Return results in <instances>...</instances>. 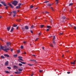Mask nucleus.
Returning <instances> with one entry per match:
<instances>
[{
  "mask_svg": "<svg viewBox=\"0 0 76 76\" xmlns=\"http://www.w3.org/2000/svg\"><path fill=\"white\" fill-rule=\"evenodd\" d=\"M31 76H33V74H32V75H31Z\"/></svg>",
  "mask_w": 76,
  "mask_h": 76,
  "instance_id": "774afa93",
  "label": "nucleus"
},
{
  "mask_svg": "<svg viewBox=\"0 0 76 76\" xmlns=\"http://www.w3.org/2000/svg\"><path fill=\"white\" fill-rule=\"evenodd\" d=\"M33 7H34L33 6H32V5H31L30 6V9H32V8H33Z\"/></svg>",
  "mask_w": 76,
  "mask_h": 76,
  "instance_id": "c85d7f7f",
  "label": "nucleus"
},
{
  "mask_svg": "<svg viewBox=\"0 0 76 76\" xmlns=\"http://www.w3.org/2000/svg\"><path fill=\"white\" fill-rule=\"evenodd\" d=\"M13 13H14L13 15V17H15L16 15V11H13Z\"/></svg>",
  "mask_w": 76,
  "mask_h": 76,
  "instance_id": "20e7f679",
  "label": "nucleus"
},
{
  "mask_svg": "<svg viewBox=\"0 0 76 76\" xmlns=\"http://www.w3.org/2000/svg\"><path fill=\"white\" fill-rule=\"evenodd\" d=\"M18 58H19V60H21L22 59V57H21V56H19L18 57Z\"/></svg>",
  "mask_w": 76,
  "mask_h": 76,
  "instance_id": "2eb2a0df",
  "label": "nucleus"
},
{
  "mask_svg": "<svg viewBox=\"0 0 76 76\" xmlns=\"http://www.w3.org/2000/svg\"><path fill=\"white\" fill-rule=\"evenodd\" d=\"M42 48H43V50H44V47H42Z\"/></svg>",
  "mask_w": 76,
  "mask_h": 76,
  "instance_id": "680f3d73",
  "label": "nucleus"
},
{
  "mask_svg": "<svg viewBox=\"0 0 76 76\" xmlns=\"http://www.w3.org/2000/svg\"><path fill=\"white\" fill-rule=\"evenodd\" d=\"M5 72L6 73H9V72L7 71H5Z\"/></svg>",
  "mask_w": 76,
  "mask_h": 76,
  "instance_id": "4be33fe9",
  "label": "nucleus"
},
{
  "mask_svg": "<svg viewBox=\"0 0 76 76\" xmlns=\"http://www.w3.org/2000/svg\"><path fill=\"white\" fill-rule=\"evenodd\" d=\"M7 68L8 69H11V67H7Z\"/></svg>",
  "mask_w": 76,
  "mask_h": 76,
  "instance_id": "b1692460",
  "label": "nucleus"
},
{
  "mask_svg": "<svg viewBox=\"0 0 76 76\" xmlns=\"http://www.w3.org/2000/svg\"><path fill=\"white\" fill-rule=\"evenodd\" d=\"M23 43H24V44H26V41H24V42H23Z\"/></svg>",
  "mask_w": 76,
  "mask_h": 76,
  "instance_id": "c03bdc74",
  "label": "nucleus"
},
{
  "mask_svg": "<svg viewBox=\"0 0 76 76\" xmlns=\"http://www.w3.org/2000/svg\"><path fill=\"white\" fill-rule=\"evenodd\" d=\"M1 58H4V56H1Z\"/></svg>",
  "mask_w": 76,
  "mask_h": 76,
  "instance_id": "393cba45",
  "label": "nucleus"
},
{
  "mask_svg": "<svg viewBox=\"0 0 76 76\" xmlns=\"http://www.w3.org/2000/svg\"><path fill=\"white\" fill-rule=\"evenodd\" d=\"M22 64H26V63H25V62H23L22 63Z\"/></svg>",
  "mask_w": 76,
  "mask_h": 76,
  "instance_id": "e433bc0d",
  "label": "nucleus"
},
{
  "mask_svg": "<svg viewBox=\"0 0 76 76\" xmlns=\"http://www.w3.org/2000/svg\"><path fill=\"white\" fill-rule=\"evenodd\" d=\"M74 28L76 30V26H74Z\"/></svg>",
  "mask_w": 76,
  "mask_h": 76,
  "instance_id": "3c124183",
  "label": "nucleus"
},
{
  "mask_svg": "<svg viewBox=\"0 0 76 76\" xmlns=\"http://www.w3.org/2000/svg\"><path fill=\"white\" fill-rule=\"evenodd\" d=\"M13 68L14 69H18V66H14Z\"/></svg>",
  "mask_w": 76,
  "mask_h": 76,
  "instance_id": "f3484780",
  "label": "nucleus"
},
{
  "mask_svg": "<svg viewBox=\"0 0 76 76\" xmlns=\"http://www.w3.org/2000/svg\"><path fill=\"white\" fill-rule=\"evenodd\" d=\"M44 25H41L40 26L41 28H43V27H44Z\"/></svg>",
  "mask_w": 76,
  "mask_h": 76,
  "instance_id": "5701e85b",
  "label": "nucleus"
},
{
  "mask_svg": "<svg viewBox=\"0 0 76 76\" xmlns=\"http://www.w3.org/2000/svg\"><path fill=\"white\" fill-rule=\"evenodd\" d=\"M18 28H19V27L18 26V27H17V29H18Z\"/></svg>",
  "mask_w": 76,
  "mask_h": 76,
  "instance_id": "4d7b16f0",
  "label": "nucleus"
},
{
  "mask_svg": "<svg viewBox=\"0 0 76 76\" xmlns=\"http://www.w3.org/2000/svg\"><path fill=\"white\" fill-rule=\"evenodd\" d=\"M21 60V61H23V60H22V59H21V60Z\"/></svg>",
  "mask_w": 76,
  "mask_h": 76,
  "instance_id": "338daca9",
  "label": "nucleus"
},
{
  "mask_svg": "<svg viewBox=\"0 0 76 76\" xmlns=\"http://www.w3.org/2000/svg\"><path fill=\"white\" fill-rule=\"evenodd\" d=\"M1 3H2V4H4V6H6V4L5 3V2H1Z\"/></svg>",
  "mask_w": 76,
  "mask_h": 76,
  "instance_id": "1a4fd4ad",
  "label": "nucleus"
},
{
  "mask_svg": "<svg viewBox=\"0 0 76 76\" xmlns=\"http://www.w3.org/2000/svg\"><path fill=\"white\" fill-rule=\"evenodd\" d=\"M1 49H2L3 50H4V47L1 46L0 47Z\"/></svg>",
  "mask_w": 76,
  "mask_h": 76,
  "instance_id": "ddd939ff",
  "label": "nucleus"
},
{
  "mask_svg": "<svg viewBox=\"0 0 76 76\" xmlns=\"http://www.w3.org/2000/svg\"><path fill=\"white\" fill-rule=\"evenodd\" d=\"M30 61H33V62H35L36 61V60H34L33 59H31Z\"/></svg>",
  "mask_w": 76,
  "mask_h": 76,
  "instance_id": "a211bd4d",
  "label": "nucleus"
},
{
  "mask_svg": "<svg viewBox=\"0 0 76 76\" xmlns=\"http://www.w3.org/2000/svg\"><path fill=\"white\" fill-rule=\"evenodd\" d=\"M26 29V30H28V26H26L25 27Z\"/></svg>",
  "mask_w": 76,
  "mask_h": 76,
  "instance_id": "6ab92c4d",
  "label": "nucleus"
},
{
  "mask_svg": "<svg viewBox=\"0 0 76 76\" xmlns=\"http://www.w3.org/2000/svg\"><path fill=\"white\" fill-rule=\"evenodd\" d=\"M1 4H0V7H1Z\"/></svg>",
  "mask_w": 76,
  "mask_h": 76,
  "instance_id": "69168bd1",
  "label": "nucleus"
},
{
  "mask_svg": "<svg viewBox=\"0 0 76 76\" xmlns=\"http://www.w3.org/2000/svg\"><path fill=\"white\" fill-rule=\"evenodd\" d=\"M56 4H57L58 3V2H59V1H58V0H56Z\"/></svg>",
  "mask_w": 76,
  "mask_h": 76,
  "instance_id": "f8f14e48",
  "label": "nucleus"
},
{
  "mask_svg": "<svg viewBox=\"0 0 76 76\" xmlns=\"http://www.w3.org/2000/svg\"><path fill=\"white\" fill-rule=\"evenodd\" d=\"M16 26H17V25H16V24H14L13 25V27H16Z\"/></svg>",
  "mask_w": 76,
  "mask_h": 76,
  "instance_id": "412c9836",
  "label": "nucleus"
},
{
  "mask_svg": "<svg viewBox=\"0 0 76 76\" xmlns=\"http://www.w3.org/2000/svg\"><path fill=\"white\" fill-rule=\"evenodd\" d=\"M18 70L19 71H17L15 72V74H20L21 73L20 72H22V69H19Z\"/></svg>",
  "mask_w": 76,
  "mask_h": 76,
  "instance_id": "f257e3e1",
  "label": "nucleus"
},
{
  "mask_svg": "<svg viewBox=\"0 0 76 76\" xmlns=\"http://www.w3.org/2000/svg\"><path fill=\"white\" fill-rule=\"evenodd\" d=\"M67 73L68 74H70V72H67Z\"/></svg>",
  "mask_w": 76,
  "mask_h": 76,
  "instance_id": "8fccbe9b",
  "label": "nucleus"
},
{
  "mask_svg": "<svg viewBox=\"0 0 76 76\" xmlns=\"http://www.w3.org/2000/svg\"><path fill=\"white\" fill-rule=\"evenodd\" d=\"M10 27L9 26V27H7V30L8 31H10Z\"/></svg>",
  "mask_w": 76,
  "mask_h": 76,
  "instance_id": "9d476101",
  "label": "nucleus"
},
{
  "mask_svg": "<svg viewBox=\"0 0 76 76\" xmlns=\"http://www.w3.org/2000/svg\"><path fill=\"white\" fill-rule=\"evenodd\" d=\"M45 13L48 14V13H49V12H47V11H46L45 12Z\"/></svg>",
  "mask_w": 76,
  "mask_h": 76,
  "instance_id": "ea45409f",
  "label": "nucleus"
},
{
  "mask_svg": "<svg viewBox=\"0 0 76 76\" xmlns=\"http://www.w3.org/2000/svg\"><path fill=\"white\" fill-rule=\"evenodd\" d=\"M47 27L48 28H50V26H47Z\"/></svg>",
  "mask_w": 76,
  "mask_h": 76,
  "instance_id": "c9c22d12",
  "label": "nucleus"
},
{
  "mask_svg": "<svg viewBox=\"0 0 76 76\" xmlns=\"http://www.w3.org/2000/svg\"><path fill=\"white\" fill-rule=\"evenodd\" d=\"M7 47H9V45H10V42H7Z\"/></svg>",
  "mask_w": 76,
  "mask_h": 76,
  "instance_id": "423d86ee",
  "label": "nucleus"
},
{
  "mask_svg": "<svg viewBox=\"0 0 76 76\" xmlns=\"http://www.w3.org/2000/svg\"><path fill=\"white\" fill-rule=\"evenodd\" d=\"M51 5H52V4H48V6H51Z\"/></svg>",
  "mask_w": 76,
  "mask_h": 76,
  "instance_id": "f704fd0d",
  "label": "nucleus"
},
{
  "mask_svg": "<svg viewBox=\"0 0 76 76\" xmlns=\"http://www.w3.org/2000/svg\"><path fill=\"white\" fill-rule=\"evenodd\" d=\"M4 47H5V48H7V46H4Z\"/></svg>",
  "mask_w": 76,
  "mask_h": 76,
  "instance_id": "bf43d9fd",
  "label": "nucleus"
},
{
  "mask_svg": "<svg viewBox=\"0 0 76 76\" xmlns=\"http://www.w3.org/2000/svg\"><path fill=\"white\" fill-rule=\"evenodd\" d=\"M19 7H20V6H17L16 7V9H18V8H19Z\"/></svg>",
  "mask_w": 76,
  "mask_h": 76,
  "instance_id": "7c9ffc66",
  "label": "nucleus"
},
{
  "mask_svg": "<svg viewBox=\"0 0 76 76\" xmlns=\"http://www.w3.org/2000/svg\"><path fill=\"white\" fill-rule=\"evenodd\" d=\"M34 26L33 25L31 26V28H34Z\"/></svg>",
  "mask_w": 76,
  "mask_h": 76,
  "instance_id": "c756f323",
  "label": "nucleus"
},
{
  "mask_svg": "<svg viewBox=\"0 0 76 76\" xmlns=\"http://www.w3.org/2000/svg\"><path fill=\"white\" fill-rule=\"evenodd\" d=\"M23 48V46H21V48L22 49Z\"/></svg>",
  "mask_w": 76,
  "mask_h": 76,
  "instance_id": "4c0bfd02",
  "label": "nucleus"
},
{
  "mask_svg": "<svg viewBox=\"0 0 76 76\" xmlns=\"http://www.w3.org/2000/svg\"><path fill=\"white\" fill-rule=\"evenodd\" d=\"M8 64H9V62L8 61H6L5 64V66H7Z\"/></svg>",
  "mask_w": 76,
  "mask_h": 76,
  "instance_id": "0eeeda50",
  "label": "nucleus"
},
{
  "mask_svg": "<svg viewBox=\"0 0 76 76\" xmlns=\"http://www.w3.org/2000/svg\"><path fill=\"white\" fill-rule=\"evenodd\" d=\"M41 35V32H40L39 33V36H40V35Z\"/></svg>",
  "mask_w": 76,
  "mask_h": 76,
  "instance_id": "cd10ccee",
  "label": "nucleus"
},
{
  "mask_svg": "<svg viewBox=\"0 0 76 76\" xmlns=\"http://www.w3.org/2000/svg\"><path fill=\"white\" fill-rule=\"evenodd\" d=\"M12 13V12H10V15H11Z\"/></svg>",
  "mask_w": 76,
  "mask_h": 76,
  "instance_id": "09e8293b",
  "label": "nucleus"
},
{
  "mask_svg": "<svg viewBox=\"0 0 76 76\" xmlns=\"http://www.w3.org/2000/svg\"><path fill=\"white\" fill-rule=\"evenodd\" d=\"M2 18V17L0 16V19H1V18Z\"/></svg>",
  "mask_w": 76,
  "mask_h": 76,
  "instance_id": "052dcab7",
  "label": "nucleus"
},
{
  "mask_svg": "<svg viewBox=\"0 0 76 76\" xmlns=\"http://www.w3.org/2000/svg\"><path fill=\"white\" fill-rule=\"evenodd\" d=\"M8 5H9V6H10V7H11V8H13V6L12 4H10V3H8Z\"/></svg>",
  "mask_w": 76,
  "mask_h": 76,
  "instance_id": "6e6552de",
  "label": "nucleus"
},
{
  "mask_svg": "<svg viewBox=\"0 0 76 76\" xmlns=\"http://www.w3.org/2000/svg\"><path fill=\"white\" fill-rule=\"evenodd\" d=\"M39 72H40V73H41V72H42V70H40L39 71Z\"/></svg>",
  "mask_w": 76,
  "mask_h": 76,
  "instance_id": "37998d69",
  "label": "nucleus"
},
{
  "mask_svg": "<svg viewBox=\"0 0 76 76\" xmlns=\"http://www.w3.org/2000/svg\"><path fill=\"white\" fill-rule=\"evenodd\" d=\"M49 30H50V29H47V31H49Z\"/></svg>",
  "mask_w": 76,
  "mask_h": 76,
  "instance_id": "864d4df0",
  "label": "nucleus"
},
{
  "mask_svg": "<svg viewBox=\"0 0 76 76\" xmlns=\"http://www.w3.org/2000/svg\"><path fill=\"white\" fill-rule=\"evenodd\" d=\"M71 64H75V61H74L73 62H71Z\"/></svg>",
  "mask_w": 76,
  "mask_h": 76,
  "instance_id": "dca6fc26",
  "label": "nucleus"
},
{
  "mask_svg": "<svg viewBox=\"0 0 76 76\" xmlns=\"http://www.w3.org/2000/svg\"><path fill=\"white\" fill-rule=\"evenodd\" d=\"M50 47H53V45H52L51 44H50Z\"/></svg>",
  "mask_w": 76,
  "mask_h": 76,
  "instance_id": "473e14b6",
  "label": "nucleus"
},
{
  "mask_svg": "<svg viewBox=\"0 0 76 76\" xmlns=\"http://www.w3.org/2000/svg\"><path fill=\"white\" fill-rule=\"evenodd\" d=\"M73 3H70L69 4V6H72V5Z\"/></svg>",
  "mask_w": 76,
  "mask_h": 76,
  "instance_id": "bb28decb",
  "label": "nucleus"
},
{
  "mask_svg": "<svg viewBox=\"0 0 76 76\" xmlns=\"http://www.w3.org/2000/svg\"><path fill=\"white\" fill-rule=\"evenodd\" d=\"M38 39H39V38H37L35 40V41H37V40H38Z\"/></svg>",
  "mask_w": 76,
  "mask_h": 76,
  "instance_id": "79ce46f5",
  "label": "nucleus"
},
{
  "mask_svg": "<svg viewBox=\"0 0 76 76\" xmlns=\"http://www.w3.org/2000/svg\"><path fill=\"white\" fill-rule=\"evenodd\" d=\"M14 57H18L17 54H15L13 56Z\"/></svg>",
  "mask_w": 76,
  "mask_h": 76,
  "instance_id": "4468645a",
  "label": "nucleus"
},
{
  "mask_svg": "<svg viewBox=\"0 0 76 76\" xmlns=\"http://www.w3.org/2000/svg\"><path fill=\"white\" fill-rule=\"evenodd\" d=\"M10 50V48H5L4 50V51H5V52H7V51H9Z\"/></svg>",
  "mask_w": 76,
  "mask_h": 76,
  "instance_id": "7ed1b4c3",
  "label": "nucleus"
},
{
  "mask_svg": "<svg viewBox=\"0 0 76 76\" xmlns=\"http://www.w3.org/2000/svg\"><path fill=\"white\" fill-rule=\"evenodd\" d=\"M23 54H26V52H24L23 53Z\"/></svg>",
  "mask_w": 76,
  "mask_h": 76,
  "instance_id": "a18cd8bd",
  "label": "nucleus"
},
{
  "mask_svg": "<svg viewBox=\"0 0 76 76\" xmlns=\"http://www.w3.org/2000/svg\"><path fill=\"white\" fill-rule=\"evenodd\" d=\"M28 65H29V66H33V65L32 64H28Z\"/></svg>",
  "mask_w": 76,
  "mask_h": 76,
  "instance_id": "72a5a7b5",
  "label": "nucleus"
},
{
  "mask_svg": "<svg viewBox=\"0 0 76 76\" xmlns=\"http://www.w3.org/2000/svg\"><path fill=\"white\" fill-rule=\"evenodd\" d=\"M14 29V28H13V27H12L11 30V31L12 32V31H13Z\"/></svg>",
  "mask_w": 76,
  "mask_h": 76,
  "instance_id": "aec40b11",
  "label": "nucleus"
},
{
  "mask_svg": "<svg viewBox=\"0 0 76 76\" xmlns=\"http://www.w3.org/2000/svg\"><path fill=\"white\" fill-rule=\"evenodd\" d=\"M55 38H56V37H55V36H54L53 40V43L54 44H55V42H54Z\"/></svg>",
  "mask_w": 76,
  "mask_h": 76,
  "instance_id": "39448f33",
  "label": "nucleus"
},
{
  "mask_svg": "<svg viewBox=\"0 0 76 76\" xmlns=\"http://www.w3.org/2000/svg\"><path fill=\"white\" fill-rule=\"evenodd\" d=\"M13 49H12L11 50V52H13Z\"/></svg>",
  "mask_w": 76,
  "mask_h": 76,
  "instance_id": "49530a36",
  "label": "nucleus"
},
{
  "mask_svg": "<svg viewBox=\"0 0 76 76\" xmlns=\"http://www.w3.org/2000/svg\"><path fill=\"white\" fill-rule=\"evenodd\" d=\"M21 4H18V6H20L21 5Z\"/></svg>",
  "mask_w": 76,
  "mask_h": 76,
  "instance_id": "de8ad7c7",
  "label": "nucleus"
},
{
  "mask_svg": "<svg viewBox=\"0 0 76 76\" xmlns=\"http://www.w3.org/2000/svg\"><path fill=\"white\" fill-rule=\"evenodd\" d=\"M18 1H15L12 2V4L14 5V6H16L17 4H18Z\"/></svg>",
  "mask_w": 76,
  "mask_h": 76,
  "instance_id": "f03ea898",
  "label": "nucleus"
},
{
  "mask_svg": "<svg viewBox=\"0 0 76 76\" xmlns=\"http://www.w3.org/2000/svg\"><path fill=\"white\" fill-rule=\"evenodd\" d=\"M63 19H66V17H64L62 18Z\"/></svg>",
  "mask_w": 76,
  "mask_h": 76,
  "instance_id": "58836bf2",
  "label": "nucleus"
},
{
  "mask_svg": "<svg viewBox=\"0 0 76 76\" xmlns=\"http://www.w3.org/2000/svg\"><path fill=\"white\" fill-rule=\"evenodd\" d=\"M60 35H63V33H60Z\"/></svg>",
  "mask_w": 76,
  "mask_h": 76,
  "instance_id": "5fc2aeb1",
  "label": "nucleus"
},
{
  "mask_svg": "<svg viewBox=\"0 0 76 76\" xmlns=\"http://www.w3.org/2000/svg\"><path fill=\"white\" fill-rule=\"evenodd\" d=\"M51 8L52 10H54L53 8L52 7H51Z\"/></svg>",
  "mask_w": 76,
  "mask_h": 76,
  "instance_id": "603ef678",
  "label": "nucleus"
},
{
  "mask_svg": "<svg viewBox=\"0 0 76 76\" xmlns=\"http://www.w3.org/2000/svg\"><path fill=\"white\" fill-rule=\"evenodd\" d=\"M19 65L20 66H22V64L19 63Z\"/></svg>",
  "mask_w": 76,
  "mask_h": 76,
  "instance_id": "a878e982",
  "label": "nucleus"
},
{
  "mask_svg": "<svg viewBox=\"0 0 76 76\" xmlns=\"http://www.w3.org/2000/svg\"><path fill=\"white\" fill-rule=\"evenodd\" d=\"M18 53H20V50H18L17 51Z\"/></svg>",
  "mask_w": 76,
  "mask_h": 76,
  "instance_id": "a19ab883",
  "label": "nucleus"
},
{
  "mask_svg": "<svg viewBox=\"0 0 76 76\" xmlns=\"http://www.w3.org/2000/svg\"><path fill=\"white\" fill-rule=\"evenodd\" d=\"M31 33L32 34L33 33V31H31Z\"/></svg>",
  "mask_w": 76,
  "mask_h": 76,
  "instance_id": "6e6d98bb",
  "label": "nucleus"
},
{
  "mask_svg": "<svg viewBox=\"0 0 76 76\" xmlns=\"http://www.w3.org/2000/svg\"><path fill=\"white\" fill-rule=\"evenodd\" d=\"M5 9H7V7H6Z\"/></svg>",
  "mask_w": 76,
  "mask_h": 76,
  "instance_id": "13d9d810",
  "label": "nucleus"
},
{
  "mask_svg": "<svg viewBox=\"0 0 76 76\" xmlns=\"http://www.w3.org/2000/svg\"><path fill=\"white\" fill-rule=\"evenodd\" d=\"M37 9H38V7H37L36 8H35V10H37Z\"/></svg>",
  "mask_w": 76,
  "mask_h": 76,
  "instance_id": "e2e57ef3",
  "label": "nucleus"
},
{
  "mask_svg": "<svg viewBox=\"0 0 76 76\" xmlns=\"http://www.w3.org/2000/svg\"><path fill=\"white\" fill-rule=\"evenodd\" d=\"M33 56H34V57H35V55H33Z\"/></svg>",
  "mask_w": 76,
  "mask_h": 76,
  "instance_id": "0e129e2a",
  "label": "nucleus"
},
{
  "mask_svg": "<svg viewBox=\"0 0 76 76\" xmlns=\"http://www.w3.org/2000/svg\"><path fill=\"white\" fill-rule=\"evenodd\" d=\"M4 56L5 57H9V56L8 55V54H5L4 55Z\"/></svg>",
  "mask_w": 76,
  "mask_h": 76,
  "instance_id": "9b49d317",
  "label": "nucleus"
},
{
  "mask_svg": "<svg viewBox=\"0 0 76 76\" xmlns=\"http://www.w3.org/2000/svg\"><path fill=\"white\" fill-rule=\"evenodd\" d=\"M49 2V1H45L44 2V3H48Z\"/></svg>",
  "mask_w": 76,
  "mask_h": 76,
  "instance_id": "2f4dec72",
  "label": "nucleus"
}]
</instances>
